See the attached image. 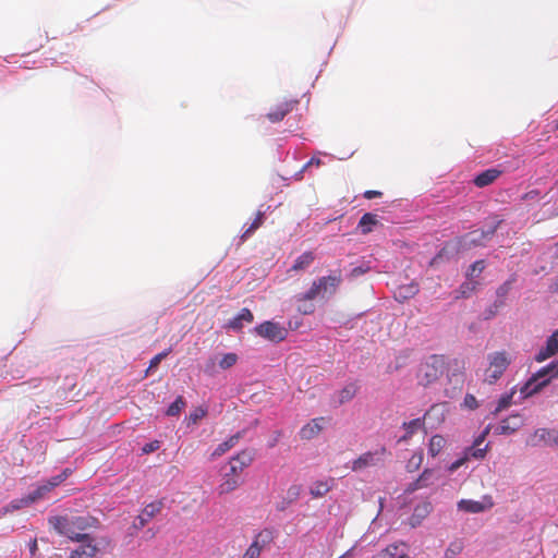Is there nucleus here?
I'll return each mask as SVG.
<instances>
[{"label":"nucleus","mask_w":558,"mask_h":558,"mask_svg":"<svg viewBox=\"0 0 558 558\" xmlns=\"http://www.w3.org/2000/svg\"><path fill=\"white\" fill-rule=\"evenodd\" d=\"M532 446H558V430L557 429H547V428H538L535 430L533 436L530 439Z\"/></svg>","instance_id":"obj_11"},{"label":"nucleus","mask_w":558,"mask_h":558,"mask_svg":"<svg viewBox=\"0 0 558 558\" xmlns=\"http://www.w3.org/2000/svg\"><path fill=\"white\" fill-rule=\"evenodd\" d=\"M522 425V416L520 414H511L510 416L500 422V424L495 429V434L510 435L517 432Z\"/></svg>","instance_id":"obj_12"},{"label":"nucleus","mask_w":558,"mask_h":558,"mask_svg":"<svg viewBox=\"0 0 558 558\" xmlns=\"http://www.w3.org/2000/svg\"><path fill=\"white\" fill-rule=\"evenodd\" d=\"M238 361V355L235 353H227L222 356V359L219 361V366L222 369H227L232 367Z\"/></svg>","instance_id":"obj_38"},{"label":"nucleus","mask_w":558,"mask_h":558,"mask_svg":"<svg viewBox=\"0 0 558 558\" xmlns=\"http://www.w3.org/2000/svg\"><path fill=\"white\" fill-rule=\"evenodd\" d=\"M171 352V349H167L158 354H156L149 362V366L146 371V374H148L150 371L155 369L158 367V365L160 364V362L166 359L168 356V354Z\"/></svg>","instance_id":"obj_37"},{"label":"nucleus","mask_w":558,"mask_h":558,"mask_svg":"<svg viewBox=\"0 0 558 558\" xmlns=\"http://www.w3.org/2000/svg\"><path fill=\"white\" fill-rule=\"evenodd\" d=\"M276 439H272V442L269 445V447H274L276 445Z\"/></svg>","instance_id":"obj_62"},{"label":"nucleus","mask_w":558,"mask_h":558,"mask_svg":"<svg viewBox=\"0 0 558 558\" xmlns=\"http://www.w3.org/2000/svg\"><path fill=\"white\" fill-rule=\"evenodd\" d=\"M558 329L547 339L546 348L549 354H556L558 352Z\"/></svg>","instance_id":"obj_40"},{"label":"nucleus","mask_w":558,"mask_h":558,"mask_svg":"<svg viewBox=\"0 0 558 558\" xmlns=\"http://www.w3.org/2000/svg\"><path fill=\"white\" fill-rule=\"evenodd\" d=\"M440 257H441V255H440V254H438L437 256H435V257L432 259L430 265H432V266H433V265H435V264L437 263L438 258H440Z\"/></svg>","instance_id":"obj_60"},{"label":"nucleus","mask_w":558,"mask_h":558,"mask_svg":"<svg viewBox=\"0 0 558 558\" xmlns=\"http://www.w3.org/2000/svg\"><path fill=\"white\" fill-rule=\"evenodd\" d=\"M264 223V213L257 211L256 217L250 227L242 233L241 242L246 241Z\"/></svg>","instance_id":"obj_28"},{"label":"nucleus","mask_w":558,"mask_h":558,"mask_svg":"<svg viewBox=\"0 0 558 558\" xmlns=\"http://www.w3.org/2000/svg\"><path fill=\"white\" fill-rule=\"evenodd\" d=\"M377 222L378 221L376 215L366 213L361 217L359 221V228L363 234H367L372 232V227L377 225Z\"/></svg>","instance_id":"obj_27"},{"label":"nucleus","mask_w":558,"mask_h":558,"mask_svg":"<svg viewBox=\"0 0 558 558\" xmlns=\"http://www.w3.org/2000/svg\"><path fill=\"white\" fill-rule=\"evenodd\" d=\"M435 409V405L430 408L429 411L425 413L422 418H414L409 422H404L402 424L403 429L405 430L404 435L400 437L399 442H405L412 438V436L421 428L424 427V420L429 414L430 411Z\"/></svg>","instance_id":"obj_16"},{"label":"nucleus","mask_w":558,"mask_h":558,"mask_svg":"<svg viewBox=\"0 0 558 558\" xmlns=\"http://www.w3.org/2000/svg\"><path fill=\"white\" fill-rule=\"evenodd\" d=\"M339 558H342V557H339Z\"/></svg>","instance_id":"obj_64"},{"label":"nucleus","mask_w":558,"mask_h":558,"mask_svg":"<svg viewBox=\"0 0 558 558\" xmlns=\"http://www.w3.org/2000/svg\"><path fill=\"white\" fill-rule=\"evenodd\" d=\"M501 173H502V171L497 168L487 169V170L478 173L473 179V183L477 187H485V186L494 183L501 175Z\"/></svg>","instance_id":"obj_19"},{"label":"nucleus","mask_w":558,"mask_h":558,"mask_svg":"<svg viewBox=\"0 0 558 558\" xmlns=\"http://www.w3.org/2000/svg\"><path fill=\"white\" fill-rule=\"evenodd\" d=\"M489 434V427L487 426L482 434L474 440L473 446L466 448L464 456L474 459H483L486 456L488 445H485L481 448V445L484 442L485 438Z\"/></svg>","instance_id":"obj_14"},{"label":"nucleus","mask_w":558,"mask_h":558,"mask_svg":"<svg viewBox=\"0 0 558 558\" xmlns=\"http://www.w3.org/2000/svg\"><path fill=\"white\" fill-rule=\"evenodd\" d=\"M484 268H485V262L482 259L476 260L470 266V269L466 272V277L473 278L475 272L481 274L484 270Z\"/></svg>","instance_id":"obj_42"},{"label":"nucleus","mask_w":558,"mask_h":558,"mask_svg":"<svg viewBox=\"0 0 558 558\" xmlns=\"http://www.w3.org/2000/svg\"><path fill=\"white\" fill-rule=\"evenodd\" d=\"M423 462V453L415 452L407 462L405 469L408 472H415L420 469Z\"/></svg>","instance_id":"obj_33"},{"label":"nucleus","mask_w":558,"mask_h":558,"mask_svg":"<svg viewBox=\"0 0 558 558\" xmlns=\"http://www.w3.org/2000/svg\"><path fill=\"white\" fill-rule=\"evenodd\" d=\"M330 488H331V486H330L329 482L317 481L312 485L310 493L314 498H319V497L325 496L330 490Z\"/></svg>","instance_id":"obj_29"},{"label":"nucleus","mask_w":558,"mask_h":558,"mask_svg":"<svg viewBox=\"0 0 558 558\" xmlns=\"http://www.w3.org/2000/svg\"><path fill=\"white\" fill-rule=\"evenodd\" d=\"M466 461H468V457L463 456L462 458H460V459L456 460L454 462H452V463L449 465L448 470H449L450 472H454V471H457L459 468H461V466H462Z\"/></svg>","instance_id":"obj_49"},{"label":"nucleus","mask_w":558,"mask_h":558,"mask_svg":"<svg viewBox=\"0 0 558 558\" xmlns=\"http://www.w3.org/2000/svg\"><path fill=\"white\" fill-rule=\"evenodd\" d=\"M186 403L182 396H179L167 409L166 414L169 416L179 415L180 412L185 408Z\"/></svg>","instance_id":"obj_32"},{"label":"nucleus","mask_w":558,"mask_h":558,"mask_svg":"<svg viewBox=\"0 0 558 558\" xmlns=\"http://www.w3.org/2000/svg\"><path fill=\"white\" fill-rule=\"evenodd\" d=\"M242 438V433L238 432L236 434L229 437L226 441L219 444L216 449L211 453V459H217L231 450Z\"/></svg>","instance_id":"obj_22"},{"label":"nucleus","mask_w":558,"mask_h":558,"mask_svg":"<svg viewBox=\"0 0 558 558\" xmlns=\"http://www.w3.org/2000/svg\"><path fill=\"white\" fill-rule=\"evenodd\" d=\"M554 354H549V352L547 351V348H542L538 353L535 355V361L536 362H543L547 359H549L550 356H553Z\"/></svg>","instance_id":"obj_48"},{"label":"nucleus","mask_w":558,"mask_h":558,"mask_svg":"<svg viewBox=\"0 0 558 558\" xmlns=\"http://www.w3.org/2000/svg\"><path fill=\"white\" fill-rule=\"evenodd\" d=\"M255 332L259 337L276 343L286 340L289 333L286 327L271 320H266L256 326Z\"/></svg>","instance_id":"obj_7"},{"label":"nucleus","mask_w":558,"mask_h":558,"mask_svg":"<svg viewBox=\"0 0 558 558\" xmlns=\"http://www.w3.org/2000/svg\"><path fill=\"white\" fill-rule=\"evenodd\" d=\"M259 556L260 553L256 551L255 546H248V548L245 550L241 558H259Z\"/></svg>","instance_id":"obj_50"},{"label":"nucleus","mask_w":558,"mask_h":558,"mask_svg":"<svg viewBox=\"0 0 558 558\" xmlns=\"http://www.w3.org/2000/svg\"><path fill=\"white\" fill-rule=\"evenodd\" d=\"M71 473L72 471L70 469H64L60 474L52 476L48 483H50L51 487L54 488L64 482Z\"/></svg>","instance_id":"obj_39"},{"label":"nucleus","mask_w":558,"mask_h":558,"mask_svg":"<svg viewBox=\"0 0 558 558\" xmlns=\"http://www.w3.org/2000/svg\"><path fill=\"white\" fill-rule=\"evenodd\" d=\"M512 401V393L504 395L498 400L497 408L495 409L494 413L497 414L501 412L502 410L507 409Z\"/></svg>","instance_id":"obj_41"},{"label":"nucleus","mask_w":558,"mask_h":558,"mask_svg":"<svg viewBox=\"0 0 558 558\" xmlns=\"http://www.w3.org/2000/svg\"><path fill=\"white\" fill-rule=\"evenodd\" d=\"M302 492V487L300 485H292L287 490V499L288 501L282 502L281 506H278V510L282 511L286 509V506L298 500Z\"/></svg>","instance_id":"obj_31"},{"label":"nucleus","mask_w":558,"mask_h":558,"mask_svg":"<svg viewBox=\"0 0 558 558\" xmlns=\"http://www.w3.org/2000/svg\"><path fill=\"white\" fill-rule=\"evenodd\" d=\"M27 506H28V505H24V504H22V502H21V499H19V500H13V501L10 504V506H9V507H10L12 510H17V509H21V508H23V507H27Z\"/></svg>","instance_id":"obj_56"},{"label":"nucleus","mask_w":558,"mask_h":558,"mask_svg":"<svg viewBox=\"0 0 558 558\" xmlns=\"http://www.w3.org/2000/svg\"><path fill=\"white\" fill-rule=\"evenodd\" d=\"M510 289H511V281H507L498 288L497 294L499 296H505L509 292Z\"/></svg>","instance_id":"obj_52"},{"label":"nucleus","mask_w":558,"mask_h":558,"mask_svg":"<svg viewBox=\"0 0 558 558\" xmlns=\"http://www.w3.org/2000/svg\"><path fill=\"white\" fill-rule=\"evenodd\" d=\"M445 360L441 355H429L421 364L416 373L418 385L428 387L436 383L442 375Z\"/></svg>","instance_id":"obj_4"},{"label":"nucleus","mask_w":558,"mask_h":558,"mask_svg":"<svg viewBox=\"0 0 558 558\" xmlns=\"http://www.w3.org/2000/svg\"><path fill=\"white\" fill-rule=\"evenodd\" d=\"M160 448V441L159 440H153L150 442H147L143 446L142 452L144 454L151 453L154 451H157Z\"/></svg>","instance_id":"obj_43"},{"label":"nucleus","mask_w":558,"mask_h":558,"mask_svg":"<svg viewBox=\"0 0 558 558\" xmlns=\"http://www.w3.org/2000/svg\"><path fill=\"white\" fill-rule=\"evenodd\" d=\"M206 412L202 409L195 411L194 413H191L190 414V418L192 422L196 423L199 418H202L203 416H205Z\"/></svg>","instance_id":"obj_53"},{"label":"nucleus","mask_w":558,"mask_h":558,"mask_svg":"<svg viewBox=\"0 0 558 558\" xmlns=\"http://www.w3.org/2000/svg\"><path fill=\"white\" fill-rule=\"evenodd\" d=\"M315 260V254L311 251L304 252L301 254L293 263L290 268V271H301L311 266V264Z\"/></svg>","instance_id":"obj_23"},{"label":"nucleus","mask_w":558,"mask_h":558,"mask_svg":"<svg viewBox=\"0 0 558 558\" xmlns=\"http://www.w3.org/2000/svg\"><path fill=\"white\" fill-rule=\"evenodd\" d=\"M427 486H428V483H423V484H421V483L418 482V480L416 478L414 482H412V483H410V484L408 485V487L405 488V493H408V494H412V493H414L415 490L421 489V488H424V487H427Z\"/></svg>","instance_id":"obj_46"},{"label":"nucleus","mask_w":558,"mask_h":558,"mask_svg":"<svg viewBox=\"0 0 558 558\" xmlns=\"http://www.w3.org/2000/svg\"><path fill=\"white\" fill-rule=\"evenodd\" d=\"M557 367H558V364L551 363V364L541 368L521 388V393H523L525 397H527V396L538 392L543 387H545L549 383V379H544L539 383H538V379L545 377L549 373H551V377H554V374L556 373Z\"/></svg>","instance_id":"obj_6"},{"label":"nucleus","mask_w":558,"mask_h":558,"mask_svg":"<svg viewBox=\"0 0 558 558\" xmlns=\"http://www.w3.org/2000/svg\"><path fill=\"white\" fill-rule=\"evenodd\" d=\"M433 471L429 469H425L423 473L418 476V482L421 484L428 483V486L432 484Z\"/></svg>","instance_id":"obj_47"},{"label":"nucleus","mask_w":558,"mask_h":558,"mask_svg":"<svg viewBox=\"0 0 558 558\" xmlns=\"http://www.w3.org/2000/svg\"><path fill=\"white\" fill-rule=\"evenodd\" d=\"M494 507L492 496L485 495L482 500L461 499L458 502V509L469 513H480Z\"/></svg>","instance_id":"obj_8"},{"label":"nucleus","mask_w":558,"mask_h":558,"mask_svg":"<svg viewBox=\"0 0 558 558\" xmlns=\"http://www.w3.org/2000/svg\"><path fill=\"white\" fill-rule=\"evenodd\" d=\"M342 283V275L340 270H336L328 276H323L314 280L311 288L303 292V299H317L332 295L337 292Z\"/></svg>","instance_id":"obj_3"},{"label":"nucleus","mask_w":558,"mask_h":558,"mask_svg":"<svg viewBox=\"0 0 558 558\" xmlns=\"http://www.w3.org/2000/svg\"><path fill=\"white\" fill-rule=\"evenodd\" d=\"M40 487H41V490L46 492L47 494L53 489L51 487L50 483H48V482L43 484V485H40Z\"/></svg>","instance_id":"obj_59"},{"label":"nucleus","mask_w":558,"mask_h":558,"mask_svg":"<svg viewBox=\"0 0 558 558\" xmlns=\"http://www.w3.org/2000/svg\"><path fill=\"white\" fill-rule=\"evenodd\" d=\"M538 191L533 190L523 195V199H535L538 196Z\"/></svg>","instance_id":"obj_57"},{"label":"nucleus","mask_w":558,"mask_h":558,"mask_svg":"<svg viewBox=\"0 0 558 558\" xmlns=\"http://www.w3.org/2000/svg\"><path fill=\"white\" fill-rule=\"evenodd\" d=\"M81 545L71 553L70 558H93L97 553V547L93 538L89 536L88 541H77Z\"/></svg>","instance_id":"obj_18"},{"label":"nucleus","mask_w":558,"mask_h":558,"mask_svg":"<svg viewBox=\"0 0 558 558\" xmlns=\"http://www.w3.org/2000/svg\"><path fill=\"white\" fill-rule=\"evenodd\" d=\"M463 405L470 410H475L478 407L477 400L473 395L468 393L464 397Z\"/></svg>","instance_id":"obj_44"},{"label":"nucleus","mask_w":558,"mask_h":558,"mask_svg":"<svg viewBox=\"0 0 558 558\" xmlns=\"http://www.w3.org/2000/svg\"><path fill=\"white\" fill-rule=\"evenodd\" d=\"M418 292V286L416 283H410L398 288L397 298L400 300H407L413 298Z\"/></svg>","instance_id":"obj_30"},{"label":"nucleus","mask_w":558,"mask_h":558,"mask_svg":"<svg viewBox=\"0 0 558 558\" xmlns=\"http://www.w3.org/2000/svg\"><path fill=\"white\" fill-rule=\"evenodd\" d=\"M325 424V417H315L306 423L299 432L300 438L311 440L319 435Z\"/></svg>","instance_id":"obj_13"},{"label":"nucleus","mask_w":558,"mask_h":558,"mask_svg":"<svg viewBox=\"0 0 558 558\" xmlns=\"http://www.w3.org/2000/svg\"><path fill=\"white\" fill-rule=\"evenodd\" d=\"M501 222L502 219H498L497 217H495L493 225L487 230H483L481 231V233H478L477 231L471 233V242L473 244L480 245L483 243V241L490 239L498 229V227L501 225Z\"/></svg>","instance_id":"obj_21"},{"label":"nucleus","mask_w":558,"mask_h":558,"mask_svg":"<svg viewBox=\"0 0 558 558\" xmlns=\"http://www.w3.org/2000/svg\"><path fill=\"white\" fill-rule=\"evenodd\" d=\"M433 506L429 501H424L414 508V511L410 518V524L415 527L430 513Z\"/></svg>","instance_id":"obj_20"},{"label":"nucleus","mask_w":558,"mask_h":558,"mask_svg":"<svg viewBox=\"0 0 558 558\" xmlns=\"http://www.w3.org/2000/svg\"><path fill=\"white\" fill-rule=\"evenodd\" d=\"M254 458L253 450L244 449L229 459V471L223 473L221 483L217 487L219 495L230 494L241 486V474L253 463Z\"/></svg>","instance_id":"obj_2"},{"label":"nucleus","mask_w":558,"mask_h":558,"mask_svg":"<svg viewBox=\"0 0 558 558\" xmlns=\"http://www.w3.org/2000/svg\"><path fill=\"white\" fill-rule=\"evenodd\" d=\"M386 454V448L381 447L379 450H376L374 452L368 451L363 454H361L359 458L352 461V471L357 472L362 471L368 466H373L378 464L381 457Z\"/></svg>","instance_id":"obj_9"},{"label":"nucleus","mask_w":558,"mask_h":558,"mask_svg":"<svg viewBox=\"0 0 558 558\" xmlns=\"http://www.w3.org/2000/svg\"><path fill=\"white\" fill-rule=\"evenodd\" d=\"M320 165H322V160H320L319 158H315V157H313V158H311V159H310V160L304 165L303 170H306V169H307L308 167H311V166H316V167H318V166H320Z\"/></svg>","instance_id":"obj_54"},{"label":"nucleus","mask_w":558,"mask_h":558,"mask_svg":"<svg viewBox=\"0 0 558 558\" xmlns=\"http://www.w3.org/2000/svg\"><path fill=\"white\" fill-rule=\"evenodd\" d=\"M447 444V440L441 435H434L429 439L428 442V454L430 457H436L441 452V450L445 448Z\"/></svg>","instance_id":"obj_26"},{"label":"nucleus","mask_w":558,"mask_h":558,"mask_svg":"<svg viewBox=\"0 0 558 558\" xmlns=\"http://www.w3.org/2000/svg\"><path fill=\"white\" fill-rule=\"evenodd\" d=\"M399 544H390L385 549H383L379 554V558H397L402 553L399 551Z\"/></svg>","instance_id":"obj_36"},{"label":"nucleus","mask_w":558,"mask_h":558,"mask_svg":"<svg viewBox=\"0 0 558 558\" xmlns=\"http://www.w3.org/2000/svg\"><path fill=\"white\" fill-rule=\"evenodd\" d=\"M359 386L355 383H350L345 385L339 392H338V402L339 404L347 403L351 401L357 393Z\"/></svg>","instance_id":"obj_24"},{"label":"nucleus","mask_w":558,"mask_h":558,"mask_svg":"<svg viewBox=\"0 0 558 558\" xmlns=\"http://www.w3.org/2000/svg\"><path fill=\"white\" fill-rule=\"evenodd\" d=\"M367 271L366 268L363 267H355L351 271V277H359L361 275H364Z\"/></svg>","instance_id":"obj_55"},{"label":"nucleus","mask_w":558,"mask_h":558,"mask_svg":"<svg viewBox=\"0 0 558 558\" xmlns=\"http://www.w3.org/2000/svg\"><path fill=\"white\" fill-rule=\"evenodd\" d=\"M488 367L485 369V381L488 384L496 383L508 368L511 357L506 351H497L488 354Z\"/></svg>","instance_id":"obj_5"},{"label":"nucleus","mask_w":558,"mask_h":558,"mask_svg":"<svg viewBox=\"0 0 558 558\" xmlns=\"http://www.w3.org/2000/svg\"><path fill=\"white\" fill-rule=\"evenodd\" d=\"M236 317L239 320L247 323H252L254 319L253 313L248 308H242Z\"/></svg>","instance_id":"obj_45"},{"label":"nucleus","mask_w":558,"mask_h":558,"mask_svg":"<svg viewBox=\"0 0 558 558\" xmlns=\"http://www.w3.org/2000/svg\"><path fill=\"white\" fill-rule=\"evenodd\" d=\"M554 377H558V366L556 373L554 374Z\"/></svg>","instance_id":"obj_63"},{"label":"nucleus","mask_w":558,"mask_h":558,"mask_svg":"<svg viewBox=\"0 0 558 558\" xmlns=\"http://www.w3.org/2000/svg\"><path fill=\"white\" fill-rule=\"evenodd\" d=\"M275 531L270 527L260 530L255 536L250 546H255L256 551L262 554L263 549L270 545L275 539Z\"/></svg>","instance_id":"obj_17"},{"label":"nucleus","mask_w":558,"mask_h":558,"mask_svg":"<svg viewBox=\"0 0 558 558\" xmlns=\"http://www.w3.org/2000/svg\"><path fill=\"white\" fill-rule=\"evenodd\" d=\"M229 326L232 328V329H241L242 328V322L238 319V317H234Z\"/></svg>","instance_id":"obj_58"},{"label":"nucleus","mask_w":558,"mask_h":558,"mask_svg":"<svg viewBox=\"0 0 558 558\" xmlns=\"http://www.w3.org/2000/svg\"><path fill=\"white\" fill-rule=\"evenodd\" d=\"M477 282L476 281H465L463 282L460 287H459V296L461 298H469L472 295V293L476 290L477 288Z\"/></svg>","instance_id":"obj_34"},{"label":"nucleus","mask_w":558,"mask_h":558,"mask_svg":"<svg viewBox=\"0 0 558 558\" xmlns=\"http://www.w3.org/2000/svg\"><path fill=\"white\" fill-rule=\"evenodd\" d=\"M98 520L90 515H56L49 519V524L61 535L72 541H88L89 536L83 531L95 527Z\"/></svg>","instance_id":"obj_1"},{"label":"nucleus","mask_w":558,"mask_h":558,"mask_svg":"<svg viewBox=\"0 0 558 558\" xmlns=\"http://www.w3.org/2000/svg\"><path fill=\"white\" fill-rule=\"evenodd\" d=\"M298 105H299V100H296V99L283 100L279 104H277L274 108H271L266 117L272 123L280 122Z\"/></svg>","instance_id":"obj_10"},{"label":"nucleus","mask_w":558,"mask_h":558,"mask_svg":"<svg viewBox=\"0 0 558 558\" xmlns=\"http://www.w3.org/2000/svg\"><path fill=\"white\" fill-rule=\"evenodd\" d=\"M46 495L47 493L41 490V487L38 486L34 492L28 494L26 497L21 498V502L24 505H32L36 500L44 498Z\"/></svg>","instance_id":"obj_35"},{"label":"nucleus","mask_w":558,"mask_h":558,"mask_svg":"<svg viewBox=\"0 0 558 558\" xmlns=\"http://www.w3.org/2000/svg\"><path fill=\"white\" fill-rule=\"evenodd\" d=\"M381 195H383V193L380 191H375V190H367L363 194V196L366 199H373V198L381 197Z\"/></svg>","instance_id":"obj_51"},{"label":"nucleus","mask_w":558,"mask_h":558,"mask_svg":"<svg viewBox=\"0 0 558 558\" xmlns=\"http://www.w3.org/2000/svg\"><path fill=\"white\" fill-rule=\"evenodd\" d=\"M303 293H299L295 295V302L298 303V311L303 315H311L315 312V304L313 301L315 299H303Z\"/></svg>","instance_id":"obj_25"},{"label":"nucleus","mask_w":558,"mask_h":558,"mask_svg":"<svg viewBox=\"0 0 558 558\" xmlns=\"http://www.w3.org/2000/svg\"><path fill=\"white\" fill-rule=\"evenodd\" d=\"M162 504L160 501L147 505L143 509L142 513L136 517L134 527L143 529L157 513L160 512Z\"/></svg>","instance_id":"obj_15"},{"label":"nucleus","mask_w":558,"mask_h":558,"mask_svg":"<svg viewBox=\"0 0 558 558\" xmlns=\"http://www.w3.org/2000/svg\"><path fill=\"white\" fill-rule=\"evenodd\" d=\"M397 558H410L409 556L404 555V554H401L399 555Z\"/></svg>","instance_id":"obj_61"}]
</instances>
